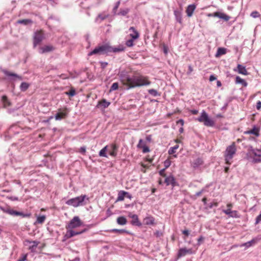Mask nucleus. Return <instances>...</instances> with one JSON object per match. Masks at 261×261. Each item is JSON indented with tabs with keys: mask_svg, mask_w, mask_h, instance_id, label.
I'll use <instances>...</instances> for the list:
<instances>
[{
	"mask_svg": "<svg viewBox=\"0 0 261 261\" xmlns=\"http://www.w3.org/2000/svg\"><path fill=\"white\" fill-rule=\"evenodd\" d=\"M118 87H119V85H118V83H114L111 88H110V91H115V90H116L118 89Z\"/></svg>",
	"mask_w": 261,
	"mask_h": 261,
	"instance_id": "obj_45",
	"label": "nucleus"
},
{
	"mask_svg": "<svg viewBox=\"0 0 261 261\" xmlns=\"http://www.w3.org/2000/svg\"><path fill=\"white\" fill-rule=\"evenodd\" d=\"M0 209L3 212L13 216H21L22 218L29 217L30 216V214H24L22 212L13 210L10 207H4L3 206H0Z\"/></svg>",
	"mask_w": 261,
	"mask_h": 261,
	"instance_id": "obj_7",
	"label": "nucleus"
},
{
	"mask_svg": "<svg viewBox=\"0 0 261 261\" xmlns=\"http://www.w3.org/2000/svg\"><path fill=\"white\" fill-rule=\"evenodd\" d=\"M144 143H145V142L142 139H140L139 141V143L137 146V148H142V147L143 146Z\"/></svg>",
	"mask_w": 261,
	"mask_h": 261,
	"instance_id": "obj_48",
	"label": "nucleus"
},
{
	"mask_svg": "<svg viewBox=\"0 0 261 261\" xmlns=\"http://www.w3.org/2000/svg\"><path fill=\"white\" fill-rule=\"evenodd\" d=\"M174 14L175 17L176 21L179 23H181L182 22V14L181 11L179 10H174Z\"/></svg>",
	"mask_w": 261,
	"mask_h": 261,
	"instance_id": "obj_21",
	"label": "nucleus"
},
{
	"mask_svg": "<svg viewBox=\"0 0 261 261\" xmlns=\"http://www.w3.org/2000/svg\"><path fill=\"white\" fill-rule=\"evenodd\" d=\"M129 11L128 8H125L124 9H120V11L117 13L116 15L121 16H125Z\"/></svg>",
	"mask_w": 261,
	"mask_h": 261,
	"instance_id": "obj_35",
	"label": "nucleus"
},
{
	"mask_svg": "<svg viewBox=\"0 0 261 261\" xmlns=\"http://www.w3.org/2000/svg\"><path fill=\"white\" fill-rule=\"evenodd\" d=\"M256 109L257 110H259L261 108V101H258L256 103Z\"/></svg>",
	"mask_w": 261,
	"mask_h": 261,
	"instance_id": "obj_58",
	"label": "nucleus"
},
{
	"mask_svg": "<svg viewBox=\"0 0 261 261\" xmlns=\"http://www.w3.org/2000/svg\"><path fill=\"white\" fill-rule=\"evenodd\" d=\"M178 145H176L173 147H170L168 150V153L169 154H172L176 152V150L178 148Z\"/></svg>",
	"mask_w": 261,
	"mask_h": 261,
	"instance_id": "obj_39",
	"label": "nucleus"
},
{
	"mask_svg": "<svg viewBox=\"0 0 261 261\" xmlns=\"http://www.w3.org/2000/svg\"><path fill=\"white\" fill-rule=\"evenodd\" d=\"M124 50L123 46L113 47L108 44H104L97 46L92 51L88 53V56L93 55H104L109 53H118Z\"/></svg>",
	"mask_w": 261,
	"mask_h": 261,
	"instance_id": "obj_2",
	"label": "nucleus"
},
{
	"mask_svg": "<svg viewBox=\"0 0 261 261\" xmlns=\"http://www.w3.org/2000/svg\"><path fill=\"white\" fill-rule=\"evenodd\" d=\"M120 0H119V1H118L116 4H115V5L114 6V7L113 8V13L114 15H116L117 14V10L120 5Z\"/></svg>",
	"mask_w": 261,
	"mask_h": 261,
	"instance_id": "obj_44",
	"label": "nucleus"
},
{
	"mask_svg": "<svg viewBox=\"0 0 261 261\" xmlns=\"http://www.w3.org/2000/svg\"><path fill=\"white\" fill-rule=\"evenodd\" d=\"M111 231L113 232H117V233H129V232L128 231H127L125 229H113L111 230Z\"/></svg>",
	"mask_w": 261,
	"mask_h": 261,
	"instance_id": "obj_42",
	"label": "nucleus"
},
{
	"mask_svg": "<svg viewBox=\"0 0 261 261\" xmlns=\"http://www.w3.org/2000/svg\"><path fill=\"white\" fill-rule=\"evenodd\" d=\"M196 9V6L194 4L190 5L188 6L186 9V13L188 17H191L194 10Z\"/></svg>",
	"mask_w": 261,
	"mask_h": 261,
	"instance_id": "obj_18",
	"label": "nucleus"
},
{
	"mask_svg": "<svg viewBox=\"0 0 261 261\" xmlns=\"http://www.w3.org/2000/svg\"><path fill=\"white\" fill-rule=\"evenodd\" d=\"M101 67L102 69H104L108 65V63L106 62H100Z\"/></svg>",
	"mask_w": 261,
	"mask_h": 261,
	"instance_id": "obj_54",
	"label": "nucleus"
},
{
	"mask_svg": "<svg viewBox=\"0 0 261 261\" xmlns=\"http://www.w3.org/2000/svg\"><path fill=\"white\" fill-rule=\"evenodd\" d=\"M118 149V146L113 144L109 146H108V151L111 156L115 157L117 155Z\"/></svg>",
	"mask_w": 261,
	"mask_h": 261,
	"instance_id": "obj_12",
	"label": "nucleus"
},
{
	"mask_svg": "<svg viewBox=\"0 0 261 261\" xmlns=\"http://www.w3.org/2000/svg\"><path fill=\"white\" fill-rule=\"evenodd\" d=\"M82 222L77 216H75L70 221L66 228L67 229H73L82 225Z\"/></svg>",
	"mask_w": 261,
	"mask_h": 261,
	"instance_id": "obj_8",
	"label": "nucleus"
},
{
	"mask_svg": "<svg viewBox=\"0 0 261 261\" xmlns=\"http://www.w3.org/2000/svg\"><path fill=\"white\" fill-rule=\"evenodd\" d=\"M170 165V161L169 160H167L164 162V166L165 167V168L169 167Z\"/></svg>",
	"mask_w": 261,
	"mask_h": 261,
	"instance_id": "obj_53",
	"label": "nucleus"
},
{
	"mask_svg": "<svg viewBox=\"0 0 261 261\" xmlns=\"http://www.w3.org/2000/svg\"><path fill=\"white\" fill-rule=\"evenodd\" d=\"M182 233L186 236H188L189 235V231L188 230L185 229L182 230Z\"/></svg>",
	"mask_w": 261,
	"mask_h": 261,
	"instance_id": "obj_60",
	"label": "nucleus"
},
{
	"mask_svg": "<svg viewBox=\"0 0 261 261\" xmlns=\"http://www.w3.org/2000/svg\"><path fill=\"white\" fill-rule=\"evenodd\" d=\"M31 22H32V21L30 19H21L17 21L18 23L23 24L24 25H27Z\"/></svg>",
	"mask_w": 261,
	"mask_h": 261,
	"instance_id": "obj_43",
	"label": "nucleus"
},
{
	"mask_svg": "<svg viewBox=\"0 0 261 261\" xmlns=\"http://www.w3.org/2000/svg\"><path fill=\"white\" fill-rule=\"evenodd\" d=\"M200 122H203L204 125L206 126L212 127L215 125V122L212 119L208 117L207 114L203 111L198 118L196 119Z\"/></svg>",
	"mask_w": 261,
	"mask_h": 261,
	"instance_id": "obj_6",
	"label": "nucleus"
},
{
	"mask_svg": "<svg viewBox=\"0 0 261 261\" xmlns=\"http://www.w3.org/2000/svg\"><path fill=\"white\" fill-rule=\"evenodd\" d=\"M129 31H132V33L129 34L132 39L136 40L139 38V34L134 27H131L129 29Z\"/></svg>",
	"mask_w": 261,
	"mask_h": 261,
	"instance_id": "obj_19",
	"label": "nucleus"
},
{
	"mask_svg": "<svg viewBox=\"0 0 261 261\" xmlns=\"http://www.w3.org/2000/svg\"><path fill=\"white\" fill-rule=\"evenodd\" d=\"M116 221L120 225H124L127 223V220L124 216H120L118 217Z\"/></svg>",
	"mask_w": 261,
	"mask_h": 261,
	"instance_id": "obj_26",
	"label": "nucleus"
},
{
	"mask_svg": "<svg viewBox=\"0 0 261 261\" xmlns=\"http://www.w3.org/2000/svg\"><path fill=\"white\" fill-rule=\"evenodd\" d=\"M255 242L254 240H252L250 241H248L246 243H243L241 245V247H245L246 248H248L252 245L253 244H254Z\"/></svg>",
	"mask_w": 261,
	"mask_h": 261,
	"instance_id": "obj_36",
	"label": "nucleus"
},
{
	"mask_svg": "<svg viewBox=\"0 0 261 261\" xmlns=\"http://www.w3.org/2000/svg\"><path fill=\"white\" fill-rule=\"evenodd\" d=\"M119 77L122 84L127 86L128 89L150 84L147 78L142 75H134L131 77L125 73H121Z\"/></svg>",
	"mask_w": 261,
	"mask_h": 261,
	"instance_id": "obj_1",
	"label": "nucleus"
},
{
	"mask_svg": "<svg viewBox=\"0 0 261 261\" xmlns=\"http://www.w3.org/2000/svg\"><path fill=\"white\" fill-rule=\"evenodd\" d=\"M154 234L156 237H161V236H163V233L161 231H159V230H156L154 233Z\"/></svg>",
	"mask_w": 261,
	"mask_h": 261,
	"instance_id": "obj_50",
	"label": "nucleus"
},
{
	"mask_svg": "<svg viewBox=\"0 0 261 261\" xmlns=\"http://www.w3.org/2000/svg\"><path fill=\"white\" fill-rule=\"evenodd\" d=\"M218 205V203L217 202L214 201L209 204L208 207L211 208L213 207L214 206L217 207Z\"/></svg>",
	"mask_w": 261,
	"mask_h": 261,
	"instance_id": "obj_49",
	"label": "nucleus"
},
{
	"mask_svg": "<svg viewBox=\"0 0 261 261\" xmlns=\"http://www.w3.org/2000/svg\"><path fill=\"white\" fill-rule=\"evenodd\" d=\"M204 238L202 236H200L197 240L198 241V245H200L201 244V242L203 241Z\"/></svg>",
	"mask_w": 261,
	"mask_h": 261,
	"instance_id": "obj_57",
	"label": "nucleus"
},
{
	"mask_svg": "<svg viewBox=\"0 0 261 261\" xmlns=\"http://www.w3.org/2000/svg\"><path fill=\"white\" fill-rule=\"evenodd\" d=\"M128 193L125 192L124 191H119L118 193V194L117 201H123L124 199L125 196H126V195H128Z\"/></svg>",
	"mask_w": 261,
	"mask_h": 261,
	"instance_id": "obj_25",
	"label": "nucleus"
},
{
	"mask_svg": "<svg viewBox=\"0 0 261 261\" xmlns=\"http://www.w3.org/2000/svg\"><path fill=\"white\" fill-rule=\"evenodd\" d=\"M53 50V47L50 46H45L40 48V53L43 54Z\"/></svg>",
	"mask_w": 261,
	"mask_h": 261,
	"instance_id": "obj_34",
	"label": "nucleus"
},
{
	"mask_svg": "<svg viewBox=\"0 0 261 261\" xmlns=\"http://www.w3.org/2000/svg\"><path fill=\"white\" fill-rule=\"evenodd\" d=\"M236 84H241L244 87H246L248 85L247 83L244 79H242L239 76L236 77Z\"/></svg>",
	"mask_w": 261,
	"mask_h": 261,
	"instance_id": "obj_29",
	"label": "nucleus"
},
{
	"mask_svg": "<svg viewBox=\"0 0 261 261\" xmlns=\"http://www.w3.org/2000/svg\"><path fill=\"white\" fill-rule=\"evenodd\" d=\"M80 152L82 153H85L86 152V148L84 147H82L80 148Z\"/></svg>",
	"mask_w": 261,
	"mask_h": 261,
	"instance_id": "obj_64",
	"label": "nucleus"
},
{
	"mask_svg": "<svg viewBox=\"0 0 261 261\" xmlns=\"http://www.w3.org/2000/svg\"><path fill=\"white\" fill-rule=\"evenodd\" d=\"M65 94L69 96H74L76 94V92L75 89L73 88H71L70 90L67 92H65Z\"/></svg>",
	"mask_w": 261,
	"mask_h": 261,
	"instance_id": "obj_38",
	"label": "nucleus"
},
{
	"mask_svg": "<svg viewBox=\"0 0 261 261\" xmlns=\"http://www.w3.org/2000/svg\"><path fill=\"white\" fill-rule=\"evenodd\" d=\"M190 112L193 115L197 114L198 113V111L197 110H191Z\"/></svg>",
	"mask_w": 261,
	"mask_h": 261,
	"instance_id": "obj_61",
	"label": "nucleus"
},
{
	"mask_svg": "<svg viewBox=\"0 0 261 261\" xmlns=\"http://www.w3.org/2000/svg\"><path fill=\"white\" fill-rule=\"evenodd\" d=\"M251 16L253 18H256L258 16V13L257 11H253L251 13Z\"/></svg>",
	"mask_w": 261,
	"mask_h": 261,
	"instance_id": "obj_52",
	"label": "nucleus"
},
{
	"mask_svg": "<svg viewBox=\"0 0 261 261\" xmlns=\"http://www.w3.org/2000/svg\"><path fill=\"white\" fill-rule=\"evenodd\" d=\"M45 218L46 217L44 215L39 216L37 217L36 222L39 224H42L44 222Z\"/></svg>",
	"mask_w": 261,
	"mask_h": 261,
	"instance_id": "obj_40",
	"label": "nucleus"
},
{
	"mask_svg": "<svg viewBox=\"0 0 261 261\" xmlns=\"http://www.w3.org/2000/svg\"><path fill=\"white\" fill-rule=\"evenodd\" d=\"M203 164V161L200 158H197L194 160L192 166L194 168H197Z\"/></svg>",
	"mask_w": 261,
	"mask_h": 261,
	"instance_id": "obj_22",
	"label": "nucleus"
},
{
	"mask_svg": "<svg viewBox=\"0 0 261 261\" xmlns=\"http://www.w3.org/2000/svg\"><path fill=\"white\" fill-rule=\"evenodd\" d=\"M141 148H142V152L143 153H147L150 151L149 147L146 145L145 143H144L143 146Z\"/></svg>",
	"mask_w": 261,
	"mask_h": 261,
	"instance_id": "obj_47",
	"label": "nucleus"
},
{
	"mask_svg": "<svg viewBox=\"0 0 261 261\" xmlns=\"http://www.w3.org/2000/svg\"><path fill=\"white\" fill-rule=\"evenodd\" d=\"M110 105V102L107 101L106 99H102L101 101H99L96 107L101 109H105L108 108Z\"/></svg>",
	"mask_w": 261,
	"mask_h": 261,
	"instance_id": "obj_16",
	"label": "nucleus"
},
{
	"mask_svg": "<svg viewBox=\"0 0 261 261\" xmlns=\"http://www.w3.org/2000/svg\"><path fill=\"white\" fill-rule=\"evenodd\" d=\"M27 254H24L21 258H19L17 261H25L27 259Z\"/></svg>",
	"mask_w": 261,
	"mask_h": 261,
	"instance_id": "obj_55",
	"label": "nucleus"
},
{
	"mask_svg": "<svg viewBox=\"0 0 261 261\" xmlns=\"http://www.w3.org/2000/svg\"><path fill=\"white\" fill-rule=\"evenodd\" d=\"M194 252L192 250V249H187L186 248H182L179 249L177 257L178 258H180L182 256H185L187 254H192Z\"/></svg>",
	"mask_w": 261,
	"mask_h": 261,
	"instance_id": "obj_11",
	"label": "nucleus"
},
{
	"mask_svg": "<svg viewBox=\"0 0 261 261\" xmlns=\"http://www.w3.org/2000/svg\"><path fill=\"white\" fill-rule=\"evenodd\" d=\"M204 189H202L201 191H199L198 192H196L195 195V196L196 197H198V196H200L201 195V194L204 192Z\"/></svg>",
	"mask_w": 261,
	"mask_h": 261,
	"instance_id": "obj_56",
	"label": "nucleus"
},
{
	"mask_svg": "<svg viewBox=\"0 0 261 261\" xmlns=\"http://www.w3.org/2000/svg\"><path fill=\"white\" fill-rule=\"evenodd\" d=\"M66 116V112L58 113L56 114L55 118L56 120H60Z\"/></svg>",
	"mask_w": 261,
	"mask_h": 261,
	"instance_id": "obj_30",
	"label": "nucleus"
},
{
	"mask_svg": "<svg viewBox=\"0 0 261 261\" xmlns=\"http://www.w3.org/2000/svg\"><path fill=\"white\" fill-rule=\"evenodd\" d=\"M72 229H69V230L67 231L66 234L65 235V237L69 239L74 236L80 234L85 231V229L81 231H76Z\"/></svg>",
	"mask_w": 261,
	"mask_h": 261,
	"instance_id": "obj_13",
	"label": "nucleus"
},
{
	"mask_svg": "<svg viewBox=\"0 0 261 261\" xmlns=\"http://www.w3.org/2000/svg\"><path fill=\"white\" fill-rule=\"evenodd\" d=\"M85 199L88 200V198L86 195H82L75 198H71L66 201V204L68 205L76 207L82 206L85 204L84 200Z\"/></svg>",
	"mask_w": 261,
	"mask_h": 261,
	"instance_id": "obj_5",
	"label": "nucleus"
},
{
	"mask_svg": "<svg viewBox=\"0 0 261 261\" xmlns=\"http://www.w3.org/2000/svg\"><path fill=\"white\" fill-rule=\"evenodd\" d=\"M244 134H253V135H255L256 137H258L259 136V129L257 127H256L255 126H254L252 129L249 130L245 131L244 132Z\"/></svg>",
	"mask_w": 261,
	"mask_h": 261,
	"instance_id": "obj_20",
	"label": "nucleus"
},
{
	"mask_svg": "<svg viewBox=\"0 0 261 261\" xmlns=\"http://www.w3.org/2000/svg\"><path fill=\"white\" fill-rule=\"evenodd\" d=\"M28 242L30 244H32V245L30 246V249L32 251H34L35 250V249L36 248V247H37V246L38 245V244H39V242L36 241H28Z\"/></svg>",
	"mask_w": 261,
	"mask_h": 261,
	"instance_id": "obj_32",
	"label": "nucleus"
},
{
	"mask_svg": "<svg viewBox=\"0 0 261 261\" xmlns=\"http://www.w3.org/2000/svg\"><path fill=\"white\" fill-rule=\"evenodd\" d=\"M237 151L236 145L234 143H232L230 145L227 147L224 152V158L226 164L230 165L231 160Z\"/></svg>",
	"mask_w": 261,
	"mask_h": 261,
	"instance_id": "obj_4",
	"label": "nucleus"
},
{
	"mask_svg": "<svg viewBox=\"0 0 261 261\" xmlns=\"http://www.w3.org/2000/svg\"><path fill=\"white\" fill-rule=\"evenodd\" d=\"M135 39H130L129 40H128L126 41V43L125 44L126 45V46H127L128 47H131V46H133L134 45V40Z\"/></svg>",
	"mask_w": 261,
	"mask_h": 261,
	"instance_id": "obj_46",
	"label": "nucleus"
},
{
	"mask_svg": "<svg viewBox=\"0 0 261 261\" xmlns=\"http://www.w3.org/2000/svg\"><path fill=\"white\" fill-rule=\"evenodd\" d=\"M165 182L167 186H169L170 185H173L175 182V179L172 176H169L165 178Z\"/></svg>",
	"mask_w": 261,
	"mask_h": 261,
	"instance_id": "obj_28",
	"label": "nucleus"
},
{
	"mask_svg": "<svg viewBox=\"0 0 261 261\" xmlns=\"http://www.w3.org/2000/svg\"><path fill=\"white\" fill-rule=\"evenodd\" d=\"M2 71L8 77V79L11 81H16V80H22V77L19 75L12 73L6 69H3Z\"/></svg>",
	"mask_w": 261,
	"mask_h": 261,
	"instance_id": "obj_9",
	"label": "nucleus"
},
{
	"mask_svg": "<svg viewBox=\"0 0 261 261\" xmlns=\"http://www.w3.org/2000/svg\"><path fill=\"white\" fill-rule=\"evenodd\" d=\"M108 146L107 145L101 149L99 152V155L100 156H103L108 158V155L106 153V151H108Z\"/></svg>",
	"mask_w": 261,
	"mask_h": 261,
	"instance_id": "obj_31",
	"label": "nucleus"
},
{
	"mask_svg": "<svg viewBox=\"0 0 261 261\" xmlns=\"http://www.w3.org/2000/svg\"><path fill=\"white\" fill-rule=\"evenodd\" d=\"M177 123H180L181 125H184V121L182 119H179L177 121Z\"/></svg>",
	"mask_w": 261,
	"mask_h": 261,
	"instance_id": "obj_62",
	"label": "nucleus"
},
{
	"mask_svg": "<svg viewBox=\"0 0 261 261\" xmlns=\"http://www.w3.org/2000/svg\"><path fill=\"white\" fill-rule=\"evenodd\" d=\"M128 217L132 219V220L131 221V224L133 225H135V226H141L142 224L139 221L138 217L137 215L132 214L131 213H129L128 215Z\"/></svg>",
	"mask_w": 261,
	"mask_h": 261,
	"instance_id": "obj_14",
	"label": "nucleus"
},
{
	"mask_svg": "<svg viewBox=\"0 0 261 261\" xmlns=\"http://www.w3.org/2000/svg\"><path fill=\"white\" fill-rule=\"evenodd\" d=\"M214 17H217L219 18L224 19L225 21H228L230 19V16L227 15L225 13H221L219 12H216L214 13L213 15Z\"/></svg>",
	"mask_w": 261,
	"mask_h": 261,
	"instance_id": "obj_17",
	"label": "nucleus"
},
{
	"mask_svg": "<svg viewBox=\"0 0 261 261\" xmlns=\"http://www.w3.org/2000/svg\"><path fill=\"white\" fill-rule=\"evenodd\" d=\"M144 222L146 225H153L154 218L151 216L146 217L144 219Z\"/></svg>",
	"mask_w": 261,
	"mask_h": 261,
	"instance_id": "obj_23",
	"label": "nucleus"
},
{
	"mask_svg": "<svg viewBox=\"0 0 261 261\" xmlns=\"http://www.w3.org/2000/svg\"><path fill=\"white\" fill-rule=\"evenodd\" d=\"M226 53V49L223 47H219L215 55V57L218 58L220 56L225 55Z\"/></svg>",
	"mask_w": 261,
	"mask_h": 261,
	"instance_id": "obj_27",
	"label": "nucleus"
},
{
	"mask_svg": "<svg viewBox=\"0 0 261 261\" xmlns=\"http://www.w3.org/2000/svg\"><path fill=\"white\" fill-rule=\"evenodd\" d=\"M261 222V213L260 214L257 216V217L256 218L255 220V224H258L259 222Z\"/></svg>",
	"mask_w": 261,
	"mask_h": 261,
	"instance_id": "obj_51",
	"label": "nucleus"
},
{
	"mask_svg": "<svg viewBox=\"0 0 261 261\" xmlns=\"http://www.w3.org/2000/svg\"><path fill=\"white\" fill-rule=\"evenodd\" d=\"M223 212L226 215H228L230 217L239 218V216L237 211H231L230 208L223 210Z\"/></svg>",
	"mask_w": 261,
	"mask_h": 261,
	"instance_id": "obj_15",
	"label": "nucleus"
},
{
	"mask_svg": "<svg viewBox=\"0 0 261 261\" xmlns=\"http://www.w3.org/2000/svg\"><path fill=\"white\" fill-rule=\"evenodd\" d=\"M148 93L149 94L153 96H157L160 95L159 92L156 90L153 89L148 90Z\"/></svg>",
	"mask_w": 261,
	"mask_h": 261,
	"instance_id": "obj_41",
	"label": "nucleus"
},
{
	"mask_svg": "<svg viewBox=\"0 0 261 261\" xmlns=\"http://www.w3.org/2000/svg\"><path fill=\"white\" fill-rule=\"evenodd\" d=\"M2 100L4 103V106L5 107H7L11 105V102L8 100L7 97L6 95H4L2 96Z\"/></svg>",
	"mask_w": 261,
	"mask_h": 261,
	"instance_id": "obj_33",
	"label": "nucleus"
},
{
	"mask_svg": "<svg viewBox=\"0 0 261 261\" xmlns=\"http://www.w3.org/2000/svg\"><path fill=\"white\" fill-rule=\"evenodd\" d=\"M217 79L216 77L214 75H211L210 76V81L212 82V81H214L215 80H216Z\"/></svg>",
	"mask_w": 261,
	"mask_h": 261,
	"instance_id": "obj_59",
	"label": "nucleus"
},
{
	"mask_svg": "<svg viewBox=\"0 0 261 261\" xmlns=\"http://www.w3.org/2000/svg\"><path fill=\"white\" fill-rule=\"evenodd\" d=\"M188 69H189V71H188V73L190 74V73H191L193 71V68L192 67V66L191 65H189L188 67Z\"/></svg>",
	"mask_w": 261,
	"mask_h": 261,
	"instance_id": "obj_63",
	"label": "nucleus"
},
{
	"mask_svg": "<svg viewBox=\"0 0 261 261\" xmlns=\"http://www.w3.org/2000/svg\"><path fill=\"white\" fill-rule=\"evenodd\" d=\"M246 158L254 164L261 163V149L253 148L252 146H249Z\"/></svg>",
	"mask_w": 261,
	"mask_h": 261,
	"instance_id": "obj_3",
	"label": "nucleus"
},
{
	"mask_svg": "<svg viewBox=\"0 0 261 261\" xmlns=\"http://www.w3.org/2000/svg\"><path fill=\"white\" fill-rule=\"evenodd\" d=\"M43 38V34L41 31H38L35 33L34 37V45L36 46L39 44Z\"/></svg>",
	"mask_w": 261,
	"mask_h": 261,
	"instance_id": "obj_10",
	"label": "nucleus"
},
{
	"mask_svg": "<svg viewBox=\"0 0 261 261\" xmlns=\"http://www.w3.org/2000/svg\"><path fill=\"white\" fill-rule=\"evenodd\" d=\"M237 68H238V72L239 73L243 74V75H247L248 74V72H247L246 69L245 68V66H243V65H240V64H238Z\"/></svg>",
	"mask_w": 261,
	"mask_h": 261,
	"instance_id": "obj_24",
	"label": "nucleus"
},
{
	"mask_svg": "<svg viewBox=\"0 0 261 261\" xmlns=\"http://www.w3.org/2000/svg\"><path fill=\"white\" fill-rule=\"evenodd\" d=\"M29 87V84L25 82H23L20 86V89L22 91H26Z\"/></svg>",
	"mask_w": 261,
	"mask_h": 261,
	"instance_id": "obj_37",
	"label": "nucleus"
}]
</instances>
